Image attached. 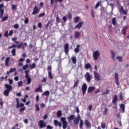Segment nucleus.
Here are the masks:
<instances>
[{"instance_id": "c85d7f7f", "label": "nucleus", "mask_w": 129, "mask_h": 129, "mask_svg": "<svg viewBox=\"0 0 129 129\" xmlns=\"http://www.w3.org/2000/svg\"><path fill=\"white\" fill-rule=\"evenodd\" d=\"M75 117V115L72 114L70 116L67 117V119L70 121V120H74V118Z\"/></svg>"}, {"instance_id": "09e8293b", "label": "nucleus", "mask_w": 129, "mask_h": 129, "mask_svg": "<svg viewBox=\"0 0 129 129\" xmlns=\"http://www.w3.org/2000/svg\"><path fill=\"white\" fill-rule=\"evenodd\" d=\"M26 109V107H25V106H24V107H23L20 108V109H19V112H24V111H25Z\"/></svg>"}, {"instance_id": "e433bc0d", "label": "nucleus", "mask_w": 129, "mask_h": 129, "mask_svg": "<svg viewBox=\"0 0 129 129\" xmlns=\"http://www.w3.org/2000/svg\"><path fill=\"white\" fill-rule=\"evenodd\" d=\"M36 64L35 63H33L31 65V64H29V67H30V70H33L36 68Z\"/></svg>"}, {"instance_id": "cd10ccee", "label": "nucleus", "mask_w": 129, "mask_h": 129, "mask_svg": "<svg viewBox=\"0 0 129 129\" xmlns=\"http://www.w3.org/2000/svg\"><path fill=\"white\" fill-rule=\"evenodd\" d=\"M127 30V27H124L122 29V34L124 35H125L126 34V30Z\"/></svg>"}, {"instance_id": "c9c22d12", "label": "nucleus", "mask_w": 129, "mask_h": 129, "mask_svg": "<svg viewBox=\"0 0 129 129\" xmlns=\"http://www.w3.org/2000/svg\"><path fill=\"white\" fill-rule=\"evenodd\" d=\"M57 116L58 117H60L62 116V111L61 110H58L57 111V113H56Z\"/></svg>"}, {"instance_id": "393cba45", "label": "nucleus", "mask_w": 129, "mask_h": 129, "mask_svg": "<svg viewBox=\"0 0 129 129\" xmlns=\"http://www.w3.org/2000/svg\"><path fill=\"white\" fill-rule=\"evenodd\" d=\"M80 45L79 44L77 45V47L75 48L74 49V52L76 53H78L80 52Z\"/></svg>"}, {"instance_id": "72a5a7b5", "label": "nucleus", "mask_w": 129, "mask_h": 129, "mask_svg": "<svg viewBox=\"0 0 129 129\" xmlns=\"http://www.w3.org/2000/svg\"><path fill=\"white\" fill-rule=\"evenodd\" d=\"M84 126V121L82 119L80 120V124H79V127L80 129H83V127Z\"/></svg>"}, {"instance_id": "774afa93", "label": "nucleus", "mask_w": 129, "mask_h": 129, "mask_svg": "<svg viewBox=\"0 0 129 129\" xmlns=\"http://www.w3.org/2000/svg\"><path fill=\"white\" fill-rule=\"evenodd\" d=\"M46 129H53V127L50 125H47L46 126Z\"/></svg>"}, {"instance_id": "4be33fe9", "label": "nucleus", "mask_w": 129, "mask_h": 129, "mask_svg": "<svg viewBox=\"0 0 129 129\" xmlns=\"http://www.w3.org/2000/svg\"><path fill=\"white\" fill-rule=\"evenodd\" d=\"M117 99H118L117 96L116 95H115L114 96V97L113 98L112 102V103L113 104H114L115 105H116V102L117 101Z\"/></svg>"}, {"instance_id": "6e6552de", "label": "nucleus", "mask_w": 129, "mask_h": 129, "mask_svg": "<svg viewBox=\"0 0 129 129\" xmlns=\"http://www.w3.org/2000/svg\"><path fill=\"white\" fill-rule=\"evenodd\" d=\"M16 108L17 109L19 108L20 107H24V106H25V104L23 103H21L20 104V102H19V98H17L16 99Z\"/></svg>"}, {"instance_id": "4c0bfd02", "label": "nucleus", "mask_w": 129, "mask_h": 129, "mask_svg": "<svg viewBox=\"0 0 129 129\" xmlns=\"http://www.w3.org/2000/svg\"><path fill=\"white\" fill-rule=\"evenodd\" d=\"M79 80H77L76 81H74V84L73 86V88H75L77 86L79 85Z\"/></svg>"}, {"instance_id": "a18cd8bd", "label": "nucleus", "mask_w": 129, "mask_h": 129, "mask_svg": "<svg viewBox=\"0 0 129 129\" xmlns=\"http://www.w3.org/2000/svg\"><path fill=\"white\" fill-rule=\"evenodd\" d=\"M29 67L28 64H26L25 65L23 66L22 68V70L25 71Z\"/></svg>"}, {"instance_id": "aec40b11", "label": "nucleus", "mask_w": 129, "mask_h": 129, "mask_svg": "<svg viewBox=\"0 0 129 129\" xmlns=\"http://www.w3.org/2000/svg\"><path fill=\"white\" fill-rule=\"evenodd\" d=\"M95 89H96V88L94 86L89 87L88 89V93H91L93 91H94Z\"/></svg>"}, {"instance_id": "a211bd4d", "label": "nucleus", "mask_w": 129, "mask_h": 129, "mask_svg": "<svg viewBox=\"0 0 129 129\" xmlns=\"http://www.w3.org/2000/svg\"><path fill=\"white\" fill-rule=\"evenodd\" d=\"M84 24L83 22H80L75 27V29H81L82 27V26Z\"/></svg>"}, {"instance_id": "58836bf2", "label": "nucleus", "mask_w": 129, "mask_h": 129, "mask_svg": "<svg viewBox=\"0 0 129 129\" xmlns=\"http://www.w3.org/2000/svg\"><path fill=\"white\" fill-rule=\"evenodd\" d=\"M35 107L36 111H40L39 105L38 103H36L35 104Z\"/></svg>"}, {"instance_id": "680f3d73", "label": "nucleus", "mask_w": 129, "mask_h": 129, "mask_svg": "<svg viewBox=\"0 0 129 129\" xmlns=\"http://www.w3.org/2000/svg\"><path fill=\"white\" fill-rule=\"evenodd\" d=\"M62 20H63L64 23H66L68 21V19L66 16H63L62 17Z\"/></svg>"}, {"instance_id": "f8f14e48", "label": "nucleus", "mask_w": 129, "mask_h": 129, "mask_svg": "<svg viewBox=\"0 0 129 129\" xmlns=\"http://www.w3.org/2000/svg\"><path fill=\"white\" fill-rule=\"evenodd\" d=\"M94 75L95 77V81H100L101 80V76L98 72H97L96 71H94Z\"/></svg>"}, {"instance_id": "f704fd0d", "label": "nucleus", "mask_w": 129, "mask_h": 129, "mask_svg": "<svg viewBox=\"0 0 129 129\" xmlns=\"http://www.w3.org/2000/svg\"><path fill=\"white\" fill-rule=\"evenodd\" d=\"M50 95V92L49 91H46L42 94V96H49Z\"/></svg>"}, {"instance_id": "412c9836", "label": "nucleus", "mask_w": 129, "mask_h": 129, "mask_svg": "<svg viewBox=\"0 0 129 129\" xmlns=\"http://www.w3.org/2000/svg\"><path fill=\"white\" fill-rule=\"evenodd\" d=\"M120 108L122 110V113H124L125 109V105L123 103H121L120 104Z\"/></svg>"}, {"instance_id": "4d7b16f0", "label": "nucleus", "mask_w": 129, "mask_h": 129, "mask_svg": "<svg viewBox=\"0 0 129 129\" xmlns=\"http://www.w3.org/2000/svg\"><path fill=\"white\" fill-rule=\"evenodd\" d=\"M47 70L49 72H51V71H52V66H48L47 67Z\"/></svg>"}, {"instance_id": "7c9ffc66", "label": "nucleus", "mask_w": 129, "mask_h": 129, "mask_svg": "<svg viewBox=\"0 0 129 129\" xmlns=\"http://www.w3.org/2000/svg\"><path fill=\"white\" fill-rule=\"evenodd\" d=\"M111 57L112 59L114 61H115V53L113 52V51L111 50Z\"/></svg>"}, {"instance_id": "864d4df0", "label": "nucleus", "mask_w": 129, "mask_h": 129, "mask_svg": "<svg viewBox=\"0 0 129 129\" xmlns=\"http://www.w3.org/2000/svg\"><path fill=\"white\" fill-rule=\"evenodd\" d=\"M16 68H11V69L9 71V73L10 74H11L13 72H16Z\"/></svg>"}, {"instance_id": "0eeeda50", "label": "nucleus", "mask_w": 129, "mask_h": 129, "mask_svg": "<svg viewBox=\"0 0 129 129\" xmlns=\"http://www.w3.org/2000/svg\"><path fill=\"white\" fill-rule=\"evenodd\" d=\"M40 12V9L37 6H34L33 8V12H32V15H38Z\"/></svg>"}, {"instance_id": "9d476101", "label": "nucleus", "mask_w": 129, "mask_h": 129, "mask_svg": "<svg viewBox=\"0 0 129 129\" xmlns=\"http://www.w3.org/2000/svg\"><path fill=\"white\" fill-rule=\"evenodd\" d=\"M69 44L68 43L65 44L64 46V52L66 55H68L69 53Z\"/></svg>"}, {"instance_id": "dca6fc26", "label": "nucleus", "mask_w": 129, "mask_h": 129, "mask_svg": "<svg viewBox=\"0 0 129 129\" xmlns=\"http://www.w3.org/2000/svg\"><path fill=\"white\" fill-rule=\"evenodd\" d=\"M114 79L115 80L116 85L117 86H119V80L118 79V74L116 73L114 75Z\"/></svg>"}, {"instance_id": "8fccbe9b", "label": "nucleus", "mask_w": 129, "mask_h": 129, "mask_svg": "<svg viewBox=\"0 0 129 129\" xmlns=\"http://www.w3.org/2000/svg\"><path fill=\"white\" fill-rule=\"evenodd\" d=\"M109 93V90L106 89V92H103L102 93L103 95H108Z\"/></svg>"}, {"instance_id": "2eb2a0df", "label": "nucleus", "mask_w": 129, "mask_h": 129, "mask_svg": "<svg viewBox=\"0 0 129 129\" xmlns=\"http://www.w3.org/2000/svg\"><path fill=\"white\" fill-rule=\"evenodd\" d=\"M53 123H54V125H55V126H56V127L58 126L59 127H61V126H62L61 122L58 121V120H57V119H54V120Z\"/></svg>"}, {"instance_id": "3c124183", "label": "nucleus", "mask_w": 129, "mask_h": 129, "mask_svg": "<svg viewBox=\"0 0 129 129\" xmlns=\"http://www.w3.org/2000/svg\"><path fill=\"white\" fill-rule=\"evenodd\" d=\"M45 16V13L43 12V13H40L38 15V18H42Z\"/></svg>"}, {"instance_id": "20e7f679", "label": "nucleus", "mask_w": 129, "mask_h": 129, "mask_svg": "<svg viewBox=\"0 0 129 129\" xmlns=\"http://www.w3.org/2000/svg\"><path fill=\"white\" fill-rule=\"evenodd\" d=\"M60 121L62 123L63 129H66L68 126V122L67 121V118L64 117H61L60 118Z\"/></svg>"}, {"instance_id": "473e14b6", "label": "nucleus", "mask_w": 129, "mask_h": 129, "mask_svg": "<svg viewBox=\"0 0 129 129\" xmlns=\"http://www.w3.org/2000/svg\"><path fill=\"white\" fill-rule=\"evenodd\" d=\"M85 68L86 70H88L89 69H91L92 66L90 63H87V64H85Z\"/></svg>"}, {"instance_id": "e2e57ef3", "label": "nucleus", "mask_w": 129, "mask_h": 129, "mask_svg": "<svg viewBox=\"0 0 129 129\" xmlns=\"http://www.w3.org/2000/svg\"><path fill=\"white\" fill-rule=\"evenodd\" d=\"M122 14L123 15H127V10H124L122 12Z\"/></svg>"}, {"instance_id": "c756f323", "label": "nucleus", "mask_w": 129, "mask_h": 129, "mask_svg": "<svg viewBox=\"0 0 129 129\" xmlns=\"http://www.w3.org/2000/svg\"><path fill=\"white\" fill-rule=\"evenodd\" d=\"M10 93V91L7 90H5L3 93L4 95L6 97H9Z\"/></svg>"}, {"instance_id": "603ef678", "label": "nucleus", "mask_w": 129, "mask_h": 129, "mask_svg": "<svg viewBox=\"0 0 129 129\" xmlns=\"http://www.w3.org/2000/svg\"><path fill=\"white\" fill-rule=\"evenodd\" d=\"M91 16L93 18L95 17V11L93 10H91Z\"/></svg>"}, {"instance_id": "a19ab883", "label": "nucleus", "mask_w": 129, "mask_h": 129, "mask_svg": "<svg viewBox=\"0 0 129 129\" xmlns=\"http://www.w3.org/2000/svg\"><path fill=\"white\" fill-rule=\"evenodd\" d=\"M80 20V18L79 17H76L75 18L74 22L75 24H78Z\"/></svg>"}, {"instance_id": "7ed1b4c3", "label": "nucleus", "mask_w": 129, "mask_h": 129, "mask_svg": "<svg viewBox=\"0 0 129 129\" xmlns=\"http://www.w3.org/2000/svg\"><path fill=\"white\" fill-rule=\"evenodd\" d=\"M29 70H25V78L27 79V82L28 85H30L31 83L32 82V79L31 78L29 77Z\"/></svg>"}, {"instance_id": "37998d69", "label": "nucleus", "mask_w": 129, "mask_h": 129, "mask_svg": "<svg viewBox=\"0 0 129 129\" xmlns=\"http://www.w3.org/2000/svg\"><path fill=\"white\" fill-rule=\"evenodd\" d=\"M101 126L102 129H105L106 127L105 122H101Z\"/></svg>"}, {"instance_id": "4468645a", "label": "nucleus", "mask_w": 129, "mask_h": 129, "mask_svg": "<svg viewBox=\"0 0 129 129\" xmlns=\"http://www.w3.org/2000/svg\"><path fill=\"white\" fill-rule=\"evenodd\" d=\"M85 78L87 82H90L91 81V76L89 72H87L85 75Z\"/></svg>"}, {"instance_id": "9b49d317", "label": "nucleus", "mask_w": 129, "mask_h": 129, "mask_svg": "<svg viewBox=\"0 0 129 129\" xmlns=\"http://www.w3.org/2000/svg\"><path fill=\"white\" fill-rule=\"evenodd\" d=\"M81 119V116L80 115H78V116L75 118L73 119V123L75 125H77L79 124L80 120Z\"/></svg>"}, {"instance_id": "39448f33", "label": "nucleus", "mask_w": 129, "mask_h": 129, "mask_svg": "<svg viewBox=\"0 0 129 129\" xmlns=\"http://www.w3.org/2000/svg\"><path fill=\"white\" fill-rule=\"evenodd\" d=\"M38 125L39 126V128L42 129L43 128H45L47 126L46 123L43 120H40L38 122Z\"/></svg>"}, {"instance_id": "6ab92c4d", "label": "nucleus", "mask_w": 129, "mask_h": 129, "mask_svg": "<svg viewBox=\"0 0 129 129\" xmlns=\"http://www.w3.org/2000/svg\"><path fill=\"white\" fill-rule=\"evenodd\" d=\"M5 87L7 89L6 90L10 92H11L13 89L12 86L7 84H5Z\"/></svg>"}, {"instance_id": "423d86ee", "label": "nucleus", "mask_w": 129, "mask_h": 129, "mask_svg": "<svg viewBox=\"0 0 129 129\" xmlns=\"http://www.w3.org/2000/svg\"><path fill=\"white\" fill-rule=\"evenodd\" d=\"M100 56V52L98 50L94 51L93 54V58L94 60H98Z\"/></svg>"}, {"instance_id": "49530a36", "label": "nucleus", "mask_w": 129, "mask_h": 129, "mask_svg": "<svg viewBox=\"0 0 129 129\" xmlns=\"http://www.w3.org/2000/svg\"><path fill=\"white\" fill-rule=\"evenodd\" d=\"M23 85V82L22 81H19L18 82V87H21Z\"/></svg>"}, {"instance_id": "ea45409f", "label": "nucleus", "mask_w": 129, "mask_h": 129, "mask_svg": "<svg viewBox=\"0 0 129 129\" xmlns=\"http://www.w3.org/2000/svg\"><path fill=\"white\" fill-rule=\"evenodd\" d=\"M12 54L13 56H15L16 55V49L14 48L11 51Z\"/></svg>"}, {"instance_id": "bf43d9fd", "label": "nucleus", "mask_w": 129, "mask_h": 129, "mask_svg": "<svg viewBox=\"0 0 129 129\" xmlns=\"http://www.w3.org/2000/svg\"><path fill=\"white\" fill-rule=\"evenodd\" d=\"M50 22H48L47 24L45 25V29L46 30H48V28H49V26L50 25Z\"/></svg>"}, {"instance_id": "1a4fd4ad", "label": "nucleus", "mask_w": 129, "mask_h": 129, "mask_svg": "<svg viewBox=\"0 0 129 129\" xmlns=\"http://www.w3.org/2000/svg\"><path fill=\"white\" fill-rule=\"evenodd\" d=\"M88 86L86 83L83 84L82 86L83 96H84L87 90Z\"/></svg>"}, {"instance_id": "a878e982", "label": "nucleus", "mask_w": 129, "mask_h": 129, "mask_svg": "<svg viewBox=\"0 0 129 129\" xmlns=\"http://www.w3.org/2000/svg\"><path fill=\"white\" fill-rule=\"evenodd\" d=\"M81 35V33L78 31H75L74 34V38H78Z\"/></svg>"}, {"instance_id": "f3484780", "label": "nucleus", "mask_w": 129, "mask_h": 129, "mask_svg": "<svg viewBox=\"0 0 129 129\" xmlns=\"http://www.w3.org/2000/svg\"><path fill=\"white\" fill-rule=\"evenodd\" d=\"M38 92H43L42 85L41 84H39L38 88H36L34 91L35 93H37Z\"/></svg>"}, {"instance_id": "de8ad7c7", "label": "nucleus", "mask_w": 129, "mask_h": 129, "mask_svg": "<svg viewBox=\"0 0 129 129\" xmlns=\"http://www.w3.org/2000/svg\"><path fill=\"white\" fill-rule=\"evenodd\" d=\"M107 113H108V108L105 107L104 108V110L103 111V114L105 116L107 115Z\"/></svg>"}, {"instance_id": "ddd939ff", "label": "nucleus", "mask_w": 129, "mask_h": 129, "mask_svg": "<svg viewBox=\"0 0 129 129\" xmlns=\"http://www.w3.org/2000/svg\"><path fill=\"white\" fill-rule=\"evenodd\" d=\"M84 124L87 128H91L92 125L91 123L89 121L88 119H85L84 120Z\"/></svg>"}, {"instance_id": "6e6d98bb", "label": "nucleus", "mask_w": 129, "mask_h": 129, "mask_svg": "<svg viewBox=\"0 0 129 129\" xmlns=\"http://www.w3.org/2000/svg\"><path fill=\"white\" fill-rule=\"evenodd\" d=\"M56 21L57 23H60V19L58 16H57L56 18Z\"/></svg>"}, {"instance_id": "338daca9", "label": "nucleus", "mask_w": 129, "mask_h": 129, "mask_svg": "<svg viewBox=\"0 0 129 129\" xmlns=\"http://www.w3.org/2000/svg\"><path fill=\"white\" fill-rule=\"evenodd\" d=\"M12 9L13 10H15L17 9V6L16 5H13L12 6Z\"/></svg>"}, {"instance_id": "f257e3e1", "label": "nucleus", "mask_w": 129, "mask_h": 129, "mask_svg": "<svg viewBox=\"0 0 129 129\" xmlns=\"http://www.w3.org/2000/svg\"><path fill=\"white\" fill-rule=\"evenodd\" d=\"M5 8V5L3 4H0V18H2L1 22H6L9 19V16L7 15L4 17L5 9H3Z\"/></svg>"}, {"instance_id": "f03ea898", "label": "nucleus", "mask_w": 129, "mask_h": 129, "mask_svg": "<svg viewBox=\"0 0 129 129\" xmlns=\"http://www.w3.org/2000/svg\"><path fill=\"white\" fill-rule=\"evenodd\" d=\"M23 45H24V43L23 42H20L19 44H18V45L17 44H14L12 45L11 46H9L8 47V49H11L14 48L18 47V48H19V49H21L22 48V49L24 50H25V47Z\"/></svg>"}, {"instance_id": "79ce46f5", "label": "nucleus", "mask_w": 129, "mask_h": 129, "mask_svg": "<svg viewBox=\"0 0 129 129\" xmlns=\"http://www.w3.org/2000/svg\"><path fill=\"white\" fill-rule=\"evenodd\" d=\"M73 16L70 12H68V18L69 20H71L72 19Z\"/></svg>"}, {"instance_id": "5fc2aeb1", "label": "nucleus", "mask_w": 129, "mask_h": 129, "mask_svg": "<svg viewBox=\"0 0 129 129\" xmlns=\"http://www.w3.org/2000/svg\"><path fill=\"white\" fill-rule=\"evenodd\" d=\"M116 58L118 59L119 62H122V57L121 56H117Z\"/></svg>"}, {"instance_id": "2f4dec72", "label": "nucleus", "mask_w": 129, "mask_h": 129, "mask_svg": "<svg viewBox=\"0 0 129 129\" xmlns=\"http://www.w3.org/2000/svg\"><path fill=\"white\" fill-rule=\"evenodd\" d=\"M48 76L50 80H52L53 79V76H52L51 71H48Z\"/></svg>"}, {"instance_id": "0e129e2a", "label": "nucleus", "mask_w": 129, "mask_h": 129, "mask_svg": "<svg viewBox=\"0 0 129 129\" xmlns=\"http://www.w3.org/2000/svg\"><path fill=\"white\" fill-rule=\"evenodd\" d=\"M14 28L16 29H18L19 28V25L18 24H16L14 25Z\"/></svg>"}, {"instance_id": "b1692460", "label": "nucleus", "mask_w": 129, "mask_h": 129, "mask_svg": "<svg viewBox=\"0 0 129 129\" xmlns=\"http://www.w3.org/2000/svg\"><path fill=\"white\" fill-rule=\"evenodd\" d=\"M71 60L72 61V62L74 64H77V57L75 56H73L71 57Z\"/></svg>"}, {"instance_id": "5701e85b", "label": "nucleus", "mask_w": 129, "mask_h": 129, "mask_svg": "<svg viewBox=\"0 0 129 129\" xmlns=\"http://www.w3.org/2000/svg\"><path fill=\"white\" fill-rule=\"evenodd\" d=\"M10 61V57H6V60H5V66L6 67L9 66Z\"/></svg>"}, {"instance_id": "bb28decb", "label": "nucleus", "mask_w": 129, "mask_h": 129, "mask_svg": "<svg viewBox=\"0 0 129 129\" xmlns=\"http://www.w3.org/2000/svg\"><path fill=\"white\" fill-rule=\"evenodd\" d=\"M101 4H102L101 1H98L96 4V6L95 7V9L97 10L98 8L100 7V6L101 5Z\"/></svg>"}, {"instance_id": "052dcab7", "label": "nucleus", "mask_w": 129, "mask_h": 129, "mask_svg": "<svg viewBox=\"0 0 129 129\" xmlns=\"http://www.w3.org/2000/svg\"><path fill=\"white\" fill-rule=\"evenodd\" d=\"M124 10L123 6L120 7L119 9V12L120 13H121Z\"/></svg>"}, {"instance_id": "c03bdc74", "label": "nucleus", "mask_w": 129, "mask_h": 129, "mask_svg": "<svg viewBox=\"0 0 129 129\" xmlns=\"http://www.w3.org/2000/svg\"><path fill=\"white\" fill-rule=\"evenodd\" d=\"M112 24L113 26H115L116 24V19H115V18H113L112 19Z\"/></svg>"}, {"instance_id": "69168bd1", "label": "nucleus", "mask_w": 129, "mask_h": 129, "mask_svg": "<svg viewBox=\"0 0 129 129\" xmlns=\"http://www.w3.org/2000/svg\"><path fill=\"white\" fill-rule=\"evenodd\" d=\"M4 36L6 37L7 38L9 37V31L8 30L6 31Z\"/></svg>"}, {"instance_id": "13d9d810", "label": "nucleus", "mask_w": 129, "mask_h": 129, "mask_svg": "<svg viewBox=\"0 0 129 129\" xmlns=\"http://www.w3.org/2000/svg\"><path fill=\"white\" fill-rule=\"evenodd\" d=\"M119 99H120L121 101L123 100V97L122 96V93H120V94L119 95Z\"/></svg>"}]
</instances>
